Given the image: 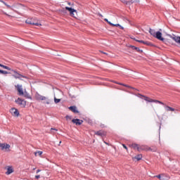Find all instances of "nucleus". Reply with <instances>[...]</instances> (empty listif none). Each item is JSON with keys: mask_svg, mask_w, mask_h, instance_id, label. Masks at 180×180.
<instances>
[{"mask_svg": "<svg viewBox=\"0 0 180 180\" xmlns=\"http://www.w3.org/2000/svg\"><path fill=\"white\" fill-rule=\"evenodd\" d=\"M115 84H117L118 85H122V86H126L127 88H133L129 85H127V84H122V83H119V82H115Z\"/></svg>", "mask_w": 180, "mask_h": 180, "instance_id": "4be33fe9", "label": "nucleus"}, {"mask_svg": "<svg viewBox=\"0 0 180 180\" xmlns=\"http://www.w3.org/2000/svg\"><path fill=\"white\" fill-rule=\"evenodd\" d=\"M33 169L34 170V169H36V168H34Z\"/></svg>", "mask_w": 180, "mask_h": 180, "instance_id": "58836bf2", "label": "nucleus"}, {"mask_svg": "<svg viewBox=\"0 0 180 180\" xmlns=\"http://www.w3.org/2000/svg\"><path fill=\"white\" fill-rule=\"evenodd\" d=\"M34 154L35 157H37V154H38V155H41V154H43V152L37 151V152H34Z\"/></svg>", "mask_w": 180, "mask_h": 180, "instance_id": "a878e982", "label": "nucleus"}, {"mask_svg": "<svg viewBox=\"0 0 180 180\" xmlns=\"http://www.w3.org/2000/svg\"><path fill=\"white\" fill-rule=\"evenodd\" d=\"M8 71H11L13 72L14 75H13V77L15 78V79H22V78H25V79H27V77L20 75L18 71L13 70L11 68V70H8Z\"/></svg>", "mask_w": 180, "mask_h": 180, "instance_id": "f03ea898", "label": "nucleus"}, {"mask_svg": "<svg viewBox=\"0 0 180 180\" xmlns=\"http://www.w3.org/2000/svg\"><path fill=\"white\" fill-rule=\"evenodd\" d=\"M60 144H61V141H60Z\"/></svg>", "mask_w": 180, "mask_h": 180, "instance_id": "4c0bfd02", "label": "nucleus"}, {"mask_svg": "<svg viewBox=\"0 0 180 180\" xmlns=\"http://www.w3.org/2000/svg\"><path fill=\"white\" fill-rule=\"evenodd\" d=\"M95 134L96 136H100L101 137H102V136H105V131H96Z\"/></svg>", "mask_w": 180, "mask_h": 180, "instance_id": "6ab92c4d", "label": "nucleus"}, {"mask_svg": "<svg viewBox=\"0 0 180 180\" xmlns=\"http://www.w3.org/2000/svg\"><path fill=\"white\" fill-rule=\"evenodd\" d=\"M155 37L158 39V40H160L161 41H164V38L162 37V33L160 32H157Z\"/></svg>", "mask_w": 180, "mask_h": 180, "instance_id": "9b49d317", "label": "nucleus"}, {"mask_svg": "<svg viewBox=\"0 0 180 180\" xmlns=\"http://www.w3.org/2000/svg\"><path fill=\"white\" fill-rule=\"evenodd\" d=\"M68 4L70 6H72L74 4H71V2H68Z\"/></svg>", "mask_w": 180, "mask_h": 180, "instance_id": "473e14b6", "label": "nucleus"}, {"mask_svg": "<svg viewBox=\"0 0 180 180\" xmlns=\"http://www.w3.org/2000/svg\"><path fill=\"white\" fill-rule=\"evenodd\" d=\"M22 96H25V98H29V94L27 92H24Z\"/></svg>", "mask_w": 180, "mask_h": 180, "instance_id": "c756f323", "label": "nucleus"}, {"mask_svg": "<svg viewBox=\"0 0 180 180\" xmlns=\"http://www.w3.org/2000/svg\"><path fill=\"white\" fill-rule=\"evenodd\" d=\"M25 23L27 25H33L34 26H41V24L39 23V20L36 18H27Z\"/></svg>", "mask_w": 180, "mask_h": 180, "instance_id": "20e7f679", "label": "nucleus"}, {"mask_svg": "<svg viewBox=\"0 0 180 180\" xmlns=\"http://www.w3.org/2000/svg\"><path fill=\"white\" fill-rule=\"evenodd\" d=\"M65 9L66 11H68V12H70V16H72V18H75V13L77 15V10L68 6L65 7Z\"/></svg>", "mask_w": 180, "mask_h": 180, "instance_id": "423d86ee", "label": "nucleus"}, {"mask_svg": "<svg viewBox=\"0 0 180 180\" xmlns=\"http://www.w3.org/2000/svg\"><path fill=\"white\" fill-rule=\"evenodd\" d=\"M69 110H71V112H73V113H78V110H77L76 106H70L69 107Z\"/></svg>", "mask_w": 180, "mask_h": 180, "instance_id": "dca6fc26", "label": "nucleus"}, {"mask_svg": "<svg viewBox=\"0 0 180 180\" xmlns=\"http://www.w3.org/2000/svg\"><path fill=\"white\" fill-rule=\"evenodd\" d=\"M140 151H157V149H153L147 146H139Z\"/></svg>", "mask_w": 180, "mask_h": 180, "instance_id": "39448f33", "label": "nucleus"}, {"mask_svg": "<svg viewBox=\"0 0 180 180\" xmlns=\"http://www.w3.org/2000/svg\"><path fill=\"white\" fill-rule=\"evenodd\" d=\"M10 113H11V115L13 116H15V117H18L19 116V110L14 108L10 110Z\"/></svg>", "mask_w": 180, "mask_h": 180, "instance_id": "6e6552de", "label": "nucleus"}, {"mask_svg": "<svg viewBox=\"0 0 180 180\" xmlns=\"http://www.w3.org/2000/svg\"><path fill=\"white\" fill-rule=\"evenodd\" d=\"M172 40H174V41H176V43H177L178 44H180V37H172Z\"/></svg>", "mask_w": 180, "mask_h": 180, "instance_id": "f3484780", "label": "nucleus"}, {"mask_svg": "<svg viewBox=\"0 0 180 180\" xmlns=\"http://www.w3.org/2000/svg\"><path fill=\"white\" fill-rule=\"evenodd\" d=\"M134 158L135 160H137V161H140V160H141V158H143V155H141V154L137 155Z\"/></svg>", "mask_w": 180, "mask_h": 180, "instance_id": "412c9836", "label": "nucleus"}, {"mask_svg": "<svg viewBox=\"0 0 180 180\" xmlns=\"http://www.w3.org/2000/svg\"><path fill=\"white\" fill-rule=\"evenodd\" d=\"M122 146L125 148V150H127V146H126V145H124V144H122Z\"/></svg>", "mask_w": 180, "mask_h": 180, "instance_id": "2f4dec72", "label": "nucleus"}, {"mask_svg": "<svg viewBox=\"0 0 180 180\" xmlns=\"http://www.w3.org/2000/svg\"><path fill=\"white\" fill-rule=\"evenodd\" d=\"M142 96L143 98H144V101H146V102H149V103L154 102L155 103H160V105H165V109L166 112H175V108L167 105V104L162 103V101H160L158 100H154L146 96Z\"/></svg>", "mask_w": 180, "mask_h": 180, "instance_id": "f257e3e1", "label": "nucleus"}, {"mask_svg": "<svg viewBox=\"0 0 180 180\" xmlns=\"http://www.w3.org/2000/svg\"><path fill=\"white\" fill-rule=\"evenodd\" d=\"M65 119H66V120H71V119H72V117H71V116H70V115H66L65 116Z\"/></svg>", "mask_w": 180, "mask_h": 180, "instance_id": "c85d7f7f", "label": "nucleus"}, {"mask_svg": "<svg viewBox=\"0 0 180 180\" xmlns=\"http://www.w3.org/2000/svg\"><path fill=\"white\" fill-rule=\"evenodd\" d=\"M0 74H3L4 75H6L8 74H11V72L6 71V70H0Z\"/></svg>", "mask_w": 180, "mask_h": 180, "instance_id": "5701e85b", "label": "nucleus"}, {"mask_svg": "<svg viewBox=\"0 0 180 180\" xmlns=\"http://www.w3.org/2000/svg\"><path fill=\"white\" fill-rule=\"evenodd\" d=\"M16 88H17V91H18V95H20V96H23V94H24L25 92H23V89L22 88V86L18 84V85L16 86Z\"/></svg>", "mask_w": 180, "mask_h": 180, "instance_id": "f8f14e48", "label": "nucleus"}, {"mask_svg": "<svg viewBox=\"0 0 180 180\" xmlns=\"http://www.w3.org/2000/svg\"><path fill=\"white\" fill-rule=\"evenodd\" d=\"M1 150H9L11 148V146L7 143H0Z\"/></svg>", "mask_w": 180, "mask_h": 180, "instance_id": "ddd939ff", "label": "nucleus"}, {"mask_svg": "<svg viewBox=\"0 0 180 180\" xmlns=\"http://www.w3.org/2000/svg\"><path fill=\"white\" fill-rule=\"evenodd\" d=\"M149 33H150V34H151V36H153V37H155V34H157V32H155V30H154L151 28H150V30H149Z\"/></svg>", "mask_w": 180, "mask_h": 180, "instance_id": "aec40b11", "label": "nucleus"}, {"mask_svg": "<svg viewBox=\"0 0 180 180\" xmlns=\"http://www.w3.org/2000/svg\"><path fill=\"white\" fill-rule=\"evenodd\" d=\"M0 67H1V68H4V70H11V68H9L5 65L0 64Z\"/></svg>", "mask_w": 180, "mask_h": 180, "instance_id": "393cba45", "label": "nucleus"}, {"mask_svg": "<svg viewBox=\"0 0 180 180\" xmlns=\"http://www.w3.org/2000/svg\"><path fill=\"white\" fill-rule=\"evenodd\" d=\"M35 99L37 101H45L44 103H46V105H50L51 101L50 99L47 98V97L44 96H41L39 94H37L35 95Z\"/></svg>", "mask_w": 180, "mask_h": 180, "instance_id": "7ed1b4c3", "label": "nucleus"}, {"mask_svg": "<svg viewBox=\"0 0 180 180\" xmlns=\"http://www.w3.org/2000/svg\"><path fill=\"white\" fill-rule=\"evenodd\" d=\"M36 179H39L40 178V175L35 176Z\"/></svg>", "mask_w": 180, "mask_h": 180, "instance_id": "72a5a7b5", "label": "nucleus"}, {"mask_svg": "<svg viewBox=\"0 0 180 180\" xmlns=\"http://www.w3.org/2000/svg\"><path fill=\"white\" fill-rule=\"evenodd\" d=\"M54 102L55 103H60V102H61V99L54 97Z\"/></svg>", "mask_w": 180, "mask_h": 180, "instance_id": "bb28decb", "label": "nucleus"}, {"mask_svg": "<svg viewBox=\"0 0 180 180\" xmlns=\"http://www.w3.org/2000/svg\"><path fill=\"white\" fill-rule=\"evenodd\" d=\"M165 176V174H158L157 176H155V178H158V179L164 180V179L161 178V176Z\"/></svg>", "mask_w": 180, "mask_h": 180, "instance_id": "b1692460", "label": "nucleus"}, {"mask_svg": "<svg viewBox=\"0 0 180 180\" xmlns=\"http://www.w3.org/2000/svg\"><path fill=\"white\" fill-rule=\"evenodd\" d=\"M41 169H38V170H37V174H39V172H41Z\"/></svg>", "mask_w": 180, "mask_h": 180, "instance_id": "c9c22d12", "label": "nucleus"}, {"mask_svg": "<svg viewBox=\"0 0 180 180\" xmlns=\"http://www.w3.org/2000/svg\"><path fill=\"white\" fill-rule=\"evenodd\" d=\"M0 2H1L2 4H4V5H6V6H7V8H11L10 5H8L5 1L0 0Z\"/></svg>", "mask_w": 180, "mask_h": 180, "instance_id": "cd10ccee", "label": "nucleus"}, {"mask_svg": "<svg viewBox=\"0 0 180 180\" xmlns=\"http://www.w3.org/2000/svg\"><path fill=\"white\" fill-rule=\"evenodd\" d=\"M72 122L74 123L75 124H76L77 126H81V124H82V123H84V121L82 120H79V119H73L72 120Z\"/></svg>", "mask_w": 180, "mask_h": 180, "instance_id": "1a4fd4ad", "label": "nucleus"}, {"mask_svg": "<svg viewBox=\"0 0 180 180\" xmlns=\"http://www.w3.org/2000/svg\"><path fill=\"white\" fill-rule=\"evenodd\" d=\"M135 41H137L138 43H142L143 44H146V46H150V42L148 41H144L143 40H138L134 39Z\"/></svg>", "mask_w": 180, "mask_h": 180, "instance_id": "a211bd4d", "label": "nucleus"}, {"mask_svg": "<svg viewBox=\"0 0 180 180\" xmlns=\"http://www.w3.org/2000/svg\"><path fill=\"white\" fill-rule=\"evenodd\" d=\"M16 103L21 106V108H25L26 106V102L25 100H22V98H18L17 100H15Z\"/></svg>", "mask_w": 180, "mask_h": 180, "instance_id": "0eeeda50", "label": "nucleus"}, {"mask_svg": "<svg viewBox=\"0 0 180 180\" xmlns=\"http://www.w3.org/2000/svg\"><path fill=\"white\" fill-rule=\"evenodd\" d=\"M51 130H55V131H58V129L54 128H51Z\"/></svg>", "mask_w": 180, "mask_h": 180, "instance_id": "f704fd0d", "label": "nucleus"}, {"mask_svg": "<svg viewBox=\"0 0 180 180\" xmlns=\"http://www.w3.org/2000/svg\"><path fill=\"white\" fill-rule=\"evenodd\" d=\"M131 147L134 148V150H137V151H140V146L136 144V143H132L131 145Z\"/></svg>", "mask_w": 180, "mask_h": 180, "instance_id": "2eb2a0df", "label": "nucleus"}, {"mask_svg": "<svg viewBox=\"0 0 180 180\" xmlns=\"http://www.w3.org/2000/svg\"><path fill=\"white\" fill-rule=\"evenodd\" d=\"M105 22H107V23H108V25H110V26H112L113 27H121V29H123V27H122V26H120V25L119 24H113L112 22H110V21H109V20H108V18H105L104 19Z\"/></svg>", "mask_w": 180, "mask_h": 180, "instance_id": "9d476101", "label": "nucleus"}, {"mask_svg": "<svg viewBox=\"0 0 180 180\" xmlns=\"http://www.w3.org/2000/svg\"><path fill=\"white\" fill-rule=\"evenodd\" d=\"M4 13V15H6L7 16H11V15H8L6 13Z\"/></svg>", "mask_w": 180, "mask_h": 180, "instance_id": "e433bc0d", "label": "nucleus"}, {"mask_svg": "<svg viewBox=\"0 0 180 180\" xmlns=\"http://www.w3.org/2000/svg\"><path fill=\"white\" fill-rule=\"evenodd\" d=\"M132 49H133L134 50H136V51H140V49H139V48H137V47H136V46H132Z\"/></svg>", "mask_w": 180, "mask_h": 180, "instance_id": "7c9ffc66", "label": "nucleus"}, {"mask_svg": "<svg viewBox=\"0 0 180 180\" xmlns=\"http://www.w3.org/2000/svg\"><path fill=\"white\" fill-rule=\"evenodd\" d=\"M13 172V169L12 167L8 166L7 168V172H6V175H11Z\"/></svg>", "mask_w": 180, "mask_h": 180, "instance_id": "4468645a", "label": "nucleus"}]
</instances>
